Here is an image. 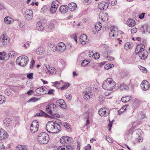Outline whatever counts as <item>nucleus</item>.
I'll list each match as a JSON object with an SVG mask.
<instances>
[{
  "label": "nucleus",
  "instance_id": "1",
  "mask_svg": "<svg viewBox=\"0 0 150 150\" xmlns=\"http://www.w3.org/2000/svg\"><path fill=\"white\" fill-rule=\"evenodd\" d=\"M56 121L55 122L52 121L48 122L46 126V129L47 131L49 133H55L57 132L55 131V127H57V129L59 130L61 129V126L57 123H56Z\"/></svg>",
  "mask_w": 150,
  "mask_h": 150
},
{
  "label": "nucleus",
  "instance_id": "2",
  "mask_svg": "<svg viewBox=\"0 0 150 150\" xmlns=\"http://www.w3.org/2000/svg\"><path fill=\"white\" fill-rule=\"evenodd\" d=\"M114 86L115 83L112 79L109 78L103 81L102 86L103 89L111 91Z\"/></svg>",
  "mask_w": 150,
  "mask_h": 150
},
{
  "label": "nucleus",
  "instance_id": "3",
  "mask_svg": "<svg viewBox=\"0 0 150 150\" xmlns=\"http://www.w3.org/2000/svg\"><path fill=\"white\" fill-rule=\"evenodd\" d=\"M144 45L143 44L138 45L135 49L139 50V55L141 59L143 60L146 59L148 56V52L146 50L143 49Z\"/></svg>",
  "mask_w": 150,
  "mask_h": 150
},
{
  "label": "nucleus",
  "instance_id": "4",
  "mask_svg": "<svg viewBox=\"0 0 150 150\" xmlns=\"http://www.w3.org/2000/svg\"><path fill=\"white\" fill-rule=\"evenodd\" d=\"M49 140V135L45 132H42L40 133L38 137V140L41 144H47Z\"/></svg>",
  "mask_w": 150,
  "mask_h": 150
},
{
  "label": "nucleus",
  "instance_id": "5",
  "mask_svg": "<svg viewBox=\"0 0 150 150\" xmlns=\"http://www.w3.org/2000/svg\"><path fill=\"white\" fill-rule=\"evenodd\" d=\"M28 57L25 56H21L18 57L16 63L21 67H24L27 64L28 61Z\"/></svg>",
  "mask_w": 150,
  "mask_h": 150
},
{
  "label": "nucleus",
  "instance_id": "6",
  "mask_svg": "<svg viewBox=\"0 0 150 150\" xmlns=\"http://www.w3.org/2000/svg\"><path fill=\"white\" fill-rule=\"evenodd\" d=\"M72 140L71 137H69L67 136H64L60 138V142L62 144L66 145L67 144L71 142Z\"/></svg>",
  "mask_w": 150,
  "mask_h": 150
},
{
  "label": "nucleus",
  "instance_id": "7",
  "mask_svg": "<svg viewBox=\"0 0 150 150\" xmlns=\"http://www.w3.org/2000/svg\"><path fill=\"white\" fill-rule=\"evenodd\" d=\"M98 114L101 117H105L107 116L110 113L109 109L106 108H102L98 112Z\"/></svg>",
  "mask_w": 150,
  "mask_h": 150
},
{
  "label": "nucleus",
  "instance_id": "8",
  "mask_svg": "<svg viewBox=\"0 0 150 150\" xmlns=\"http://www.w3.org/2000/svg\"><path fill=\"white\" fill-rule=\"evenodd\" d=\"M56 107V105L54 104L49 103L46 106V109L48 113L51 114L52 113L53 111H54L55 108Z\"/></svg>",
  "mask_w": 150,
  "mask_h": 150
},
{
  "label": "nucleus",
  "instance_id": "9",
  "mask_svg": "<svg viewBox=\"0 0 150 150\" xmlns=\"http://www.w3.org/2000/svg\"><path fill=\"white\" fill-rule=\"evenodd\" d=\"M140 86L143 90L146 91L149 88L150 84L147 81H143L141 84Z\"/></svg>",
  "mask_w": 150,
  "mask_h": 150
},
{
  "label": "nucleus",
  "instance_id": "10",
  "mask_svg": "<svg viewBox=\"0 0 150 150\" xmlns=\"http://www.w3.org/2000/svg\"><path fill=\"white\" fill-rule=\"evenodd\" d=\"M9 38L5 34H3L1 36L0 39L2 44L4 46H6L7 42H9Z\"/></svg>",
  "mask_w": 150,
  "mask_h": 150
},
{
  "label": "nucleus",
  "instance_id": "11",
  "mask_svg": "<svg viewBox=\"0 0 150 150\" xmlns=\"http://www.w3.org/2000/svg\"><path fill=\"white\" fill-rule=\"evenodd\" d=\"M47 89L44 86H42L37 88L35 90L36 92L38 94H46Z\"/></svg>",
  "mask_w": 150,
  "mask_h": 150
},
{
  "label": "nucleus",
  "instance_id": "12",
  "mask_svg": "<svg viewBox=\"0 0 150 150\" xmlns=\"http://www.w3.org/2000/svg\"><path fill=\"white\" fill-rule=\"evenodd\" d=\"M14 54L13 52H12V53H10L8 54H6L5 52H0V59L1 60L4 59L5 57H7V56L8 58H9L10 56H13Z\"/></svg>",
  "mask_w": 150,
  "mask_h": 150
},
{
  "label": "nucleus",
  "instance_id": "13",
  "mask_svg": "<svg viewBox=\"0 0 150 150\" xmlns=\"http://www.w3.org/2000/svg\"><path fill=\"white\" fill-rule=\"evenodd\" d=\"M108 4L106 2L103 1L100 2L98 4V7L101 10H104L107 9L108 6Z\"/></svg>",
  "mask_w": 150,
  "mask_h": 150
},
{
  "label": "nucleus",
  "instance_id": "14",
  "mask_svg": "<svg viewBox=\"0 0 150 150\" xmlns=\"http://www.w3.org/2000/svg\"><path fill=\"white\" fill-rule=\"evenodd\" d=\"M58 51L63 52L66 49L65 44L63 42H61L57 44Z\"/></svg>",
  "mask_w": 150,
  "mask_h": 150
},
{
  "label": "nucleus",
  "instance_id": "15",
  "mask_svg": "<svg viewBox=\"0 0 150 150\" xmlns=\"http://www.w3.org/2000/svg\"><path fill=\"white\" fill-rule=\"evenodd\" d=\"M68 9V7L67 5H63L60 7L59 10L62 13H64L67 12Z\"/></svg>",
  "mask_w": 150,
  "mask_h": 150
},
{
  "label": "nucleus",
  "instance_id": "16",
  "mask_svg": "<svg viewBox=\"0 0 150 150\" xmlns=\"http://www.w3.org/2000/svg\"><path fill=\"white\" fill-rule=\"evenodd\" d=\"M57 103L59 104L60 107L62 108H66V103L63 100L60 99L57 101Z\"/></svg>",
  "mask_w": 150,
  "mask_h": 150
},
{
  "label": "nucleus",
  "instance_id": "17",
  "mask_svg": "<svg viewBox=\"0 0 150 150\" xmlns=\"http://www.w3.org/2000/svg\"><path fill=\"white\" fill-rule=\"evenodd\" d=\"M36 28L37 30L40 31H43L44 27L41 21H38L36 24Z\"/></svg>",
  "mask_w": 150,
  "mask_h": 150
},
{
  "label": "nucleus",
  "instance_id": "18",
  "mask_svg": "<svg viewBox=\"0 0 150 150\" xmlns=\"http://www.w3.org/2000/svg\"><path fill=\"white\" fill-rule=\"evenodd\" d=\"M116 30H117V28L115 26H113V28L112 29L109 33V36L110 38L115 36V34L116 33Z\"/></svg>",
  "mask_w": 150,
  "mask_h": 150
},
{
  "label": "nucleus",
  "instance_id": "19",
  "mask_svg": "<svg viewBox=\"0 0 150 150\" xmlns=\"http://www.w3.org/2000/svg\"><path fill=\"white\" fill-rule=\"evenodd\" d=\"M68 8H69L71 11H74L77 8V5L76 3L73 2L70 3L68 5Z\"/></svg>",
  "mask_w": 150,
  "mask_h": 150
},
{
  "label": "nucleus",
  "instance_id": "20",
  "mask_svg": "<svg viewBox=\"0 0 150 150\" xmlns=\"http://www.w3.org/2000/svg\"><path fill=\"white\" fill-rule=\"evenodd\" d=\"M87 37L86 35H82L80 37V40L82 44H85L86 41Z\"/></svg>",
  "mask_w": 150,
  "mask_h": 150
},
{
  "label": "nucleus",
  "instance_id": "21",
  "mask_svg": "<svg viewBox=\"0 0 150 150\" xmlns=\"http://www.w3.org/2000/svg\"><path fill=\"white\" fill-rule=\"evenodd\" d=\"M66 150H73L75 148V146L74 144H71L70 142L66 145Z\"/></svg>",
  "mask_w": 150,
  "mask_h": 150
},
{
  "label": "nucleus",
  "instance_id": "22",
  "mask_svg": "<svg viewBox=\"0 0 150 150\" xmlns=\"http://www.w3.org/2000/svg\"><path fill=\"white\" fill-rule=\"evenodd\" d=\"M92 96L91 95V93L90 92H87L84 94L83 96L84 98L86 100H89L92 98Z\"/></svg>",
  "mask_w": 150,
  "mask_h": 150
},
{
  "label": "nucleus",
  "instance_id": "23",
  "mask_svg": "<svg viewBox=\"0 0 150 150\" xmlns=\"http://www.w3.org/2000/svg\"><path fill=\"white\" fill-rule=\"evenodd\" d=\"M127 24L129 26H133L135 24V21L132 19H129L127 22Z\"/></svg>",
  "mask_w": 150,
  "mask_h": 150
},
{
  "label": "nucleus",
  "instance_id": "24",
  "mask_svg": "<svg viewBox=\"0 0 150 150\" xmlns=\"http://www.w3.org/2000/svg\"><path fill=\"white\" fill-rule=\"evenodd\" d=\"M148 26L146 25H142L140 29V31L143 33H146L148 31Z\"/></svg>",
  "mask_w": 150,
  "mask_h": 150
},
{
  "label": "nucleus",
  "instance_id": "25",
  "mask_svg": "<svg viewBox=\"0 0 150 150\" xmlns=\"http://www.w3.org/2000/svg\"><path fill=\"white\" fill-rule=\"evenodd\" d=\"M45 50V49L43 47H40L36 49V52L37 54H41L44 52Z\"/></svg>",
  "mask_w": 150,
  "mask_h": 150
},
{
  "label": "nucleus",
  "instance_id": "26",
  "mask_svg": "<svg viewBox=\"0 0 150 150\" xmlns=\"http://www.w3.org/2000/svg\"><path fill=\"white\" fill-rule=\"evenodd\" d=\"M4 124L6 127H9L11 123V121L10 119L6 118L4 120Z\"/></svg>",
  "mask_w": 150,
  "mask_h": 150
},
{
  "label": "nucleus",
  "instance_id": "27",
  "mask_svg": "<svg viewBox=\"0 0 150 150\" xmlns=\"http://www.w3.org/2000/svg\"><path fill=\"white\" fill-rule=\"evenodd\" d=\"M8 133L4 129L3 133H1V135L0 136V139H4L8 137Z\"/></svg>",
  "mask_w": 150,
  "mask_h": 150
},
{
  "label": "nucleus",
  "instance_id": "28",
  "mask_svg": "<svg viewBox=\"0 0 150 150\" xmlns=\"http://www.w3.org/2000/svg\"><path fill=\"white\" fill-rule=\"evenodd\" d=\"M120 74L122 78H124L125 76H127L129 74V72L126 70H123L120 72Z\"/></svg>",
  "mask_w": 150,
  "mask_h": 150
},
{
  "label": "nucleus",
  "instance_id": "29",
  "mask_svg": "<svg viewBox=\"0 0 150 150\" xmlns=\"http://www.w3.org/2000/svg\"><path fill=\"white\" fill-rule=\"evenodd\" d=\"M53 43H52L50 41H49L47 44L48 49L50 51H52V49L53 47V45H54Z\"/></svg>",
  "mask_w": 150,
  "mask_h": 150
},
{
  "label": "nucleus",
  "instance_id": "30",
  "mask_svg": "<svg viewBox=\"0 0 150 150\" xmlns=\"http://www.w3.org/2000/svg\"><path fill=\"white\" fill-rule=\"evenodd\" d=\"M131 100V98H129V97L128 96L123 97L121 98V100L122 102L124 103L129 102Z\"/></svg>",
  "mask_w": 150,
  "mask_h": 150
},
{
  "label": "nucleus",
  "instance_id": "31",
  "mask_svg": "<svg viewBox=\"0 0 150 150\" xmlns=\"http://www.w3.org/2000/svg\"><path fill=\"white\" fill-rule=\"evenodd\" d=\"M39 123L38 121H37V120H35L33 121L30 125V127H32V126H34L35 127H39Z\"/></svg>",
  "mask_w": 150,
  "mask_h": 150
},
{
  "label": "nucleus",
  "instance_id": "32",
  "mask_svg": "<svg viewBox=\"0 0 150 150\" xmlns=\"http://www.w3.org/2000/svg\"><path fill=\"white\" fill-rule=\"evenodd\" d=\"M120 88L122 90L126 89L128 90L129 89V88L126 84L125 83H122L120 85Z\"/></svg>",
  "mask_w": 150,
  "mask_h": 150
},
{
  "label": "nucleus",
  "instance_id": "33",
  "mask_svg": "<svg viewBox=\"0 0 150 150\" xmlns=\"http://www.w3.org/2000/svg\"><path fill=\"white\" fill-rule=\"evenodd\" d=\"M59 3L57 1H56L53 2L51 6L54 7H56L57 8L59 5Z\"/></svg>",
  "mask_w": 150,
  "mask_h": 150
},
{
  "label": "nucleus",
  "instance_id": "34",
  "mask_svg": "<svg viewBox=\"0 0 150 150\" xmlns=\"http://www.w3.org/2000/svg\"><path fill=\"white\" fill-rule=\"evenodd\" d=\"M38 129V127H35L34 126L31 127L30 126V130L33 133H35L37 132Z\"/></svg>",
  "mask_w": 150,
  "mask_h": 150
},
{
  "label": "nucleus",
  "instance_id": "35",
  "mask_svg": "<svg viewBox=\"0 0 150 150\" xmlns=\"http://www.w3.org/2000/svg\"><path fill=\"white\" fill-rule=\"evenodd\" d=\"M6 99L4 96L0 95V104H2L5 102Z\"/></svg>",
  "mask_w": 150,
  "mask_h": 150
},
{
  "label": "nucleus",
  "instance_id": "36",
  "mask_svg": "<svg viewBox=\"0 0 150 150\" xmlns=\"http://www.w3.org/2000/svg\"><path fill=\"white\" fill-rule=\"evenodd\" d=\"M108 2L109 5L110 4L111 5L113 6L115 5L117 3L116 0H108Z\"/></svg>",
  "mask_w": 150,
  "mask_h": 150
},
{
  "label": "nucleus",
  "instance_id": "37",
  "mask_svg": "<svg viewBox=\"0 0 150 150\" xmlns=\"http://www.w3.org/2000/svg\"><path fill=\"white\" fill-rule=\"evenodd\" d=\"M39 112L41 113L40 115H42V116H44L45 117H50V116L48 115L45 112L42 110H40Z\"/></svg>",
  "mask_w": 150,
  "mask_h": 150
},
{
  "label": "nucleus",
  "instance_id": "38",
  "mask_svg": "<svg viewBox=\"0 0 150 150\" xmlns=\"http://www.w3.org/2000/svg\"><path fill=\"white\" fill-rule=\"evenodd\" d=\"M90 61L86 59L83 60L81 63V65L82 66L84 67L87 65L90 62Z\"/></svg>",
  "mask_w": 150,
  "mask_h": 150
},
{
  "label": "nucleus",
  "instance_id": "39",
  "mask_svg": "<svg viewBox=\"0 0 150 150\" xmlns=\"http://www.w3.org/2000/svg\"><path fill=\"white\" fill-rule=\"evenodd\" d=\"M10 19L11 18L9 17H6L4 20L5 23L7 24L10 23L11 22Z\"/></svg>",
  "mask_w": 150,
  "mask_h": 150
},
{
  "label": "nucleus",
  "instance_id": "40",
  "mask_svg": "<svg viewBox=\"0 0 150 150\" xmlns=\"http://www.w3.org/2000/svg\"><path fill=\"white\" fill-rule=\"evenodd\" d=\"M38 100V98H36L35 97H33L31 98L30 100H29L28 101V103H31V102H35L37 101Z\"/></svg>",
  "mask_w": 150,
  "mask_h": 150
},
{
  "label": "nucleus",
  "instance_id": "41",
  "mask_svg": "<svg viewBox=\"0 0 150 150\" xmlns=\"http://www.w3.org/2000/svg\"><path fill=\"white\" fill-rule=\"evenodd\" d=\"M30 11L31 12V13H28L26 14V18L28 20H30L32 18V10H30Z\"/></svg>",
  "mask_w": 150,
  "mask_h": 150
},
{
  "label": "nucleus",
  "instance_id": "42",
  "mask_svg": "<svg viewBox=\"0 0 150 150\" xmlns=\"http://www.w3.org/2000/svg\"><path fill=\"white\" fill-rule=\"evenodd\" d=\"M51 115V116L50 117L51 118H54L55 117H57V118H59L60 117V115L57 113H54L53 114L52 113V114H50Z\"/></svg>",
  "mask_w": 150,
  "mask_h": 150
},
{
  "label": "nucleus",
  "instance_id": "43",
  "mask_svg": "<svg viewBox=\"0 0 150 150\" xmlns=\"http://www.w3.org/2000/svg\"><path fill=\"white\" fill-rule=\"evenodd\" d=\"M65 97L67 99L69 100H70L72 98L71 95L69 93H66L65 94Z\"/></svg>",
  "mask_w": 150,
  "mask_h": 150
},
{
  "label": "nucleus",
  "instance_id": "44",
  "mask_svg": "<svg viewBox=\"0 0 150 150\" xmlns=\"http://www.w3.org/2000/svg\"><path fill=\"white\" fill-rule=\"evenodd\" d=\"M69 86V83H65L64 85H63L62 87L61 88L62 90H64L65 89L67 88Z\"/></svg>",
  "mask_w": 150,
  "mask_h": 150
},
{
  "label": "nucleus",
  "instance_id": "45",
  "mask_svg": "<svg viewBox=\"0 0 150 150\" xmlns=\"http://www.w3.org/2000/svg\"><path fill=\"white\" fill-rule=\"evenodd\" d=\"M131 44H132L131 43ZM127 47L128 48H131L132 46H131L130 43V42H127L126 44H125V49H127Z\"/></svg>",
  "mask_w": 150,
  "mask_h": 150
},
{
  "label": "nucleus",
  "instance_id": "46",
  "mask_svg": "<svg viewBox=\"0 0 150 150\" xmlns=\"http://www.w3.org/2000/svg\"><path fill=\"white\" fill-rule=\"evenodd\" d=\"M131 29V32L132 33H135L137 32V28L134 27L132 26Z\"/></svg>",
  "mask_w": 150,
  "mask_h": 150
},
{
  "label": "nucleus",
  "instance_id": "47",
  "mask_svg": "<svg viewBox=\"0 0 150 150\" xmlns=\"http://www.w3.org/2000/svg\"><path fill=\"white\" fill-rule=\"evenodd\" d=\"M63 125L67 129H69L70 128V125L68 123H64L63 124Z\"/></svg>",
  "mask_w": 150,
  "mask_h": 150
},
{
  "label": "nucleus",
  "instance_id": "48",
  "mask_svg": "<svg viewBox=\"0 0 150 150\" xmlns=\"http://www.w3.org/2000/svg\"><path fill=\"white\" fill-rule=\"evenodd\" d=\"M109 65H108V64H107L106 66H105L104 67V68L105 69H109L112 67V66H114V65L112 64H108Z\"/></svg>",
  "mask_w": 150,
  "mask_h": 150
},
{
  "label": "nucleus",
  "instance_id": "49",
  "mask_svg": "<svg viewBox=\"0 0 150 150\" xmlns=\"http://www.w3.org/2000/svg\"><path fill=\"white\" fill-rule=\"evenodd\" d=\"M57 9V8H56V7H54L51 6L50 11L52 13H54L56 11Z\"/></svg>",
  "mask_w": 150,
  "mask_h": 150
},
{
  "label": "nucleus",
  "instance_id": "50",
  "mask_svg": "<svg viewBox=\"0 0 150 150\" xmlns=\"http://www.w3.org/2000/svg\"><path fill=\"white\" fill-rule=\"evenodd\" d=\"M48 28L50 29H52L54 27V24L52 23H49L48 25Z\"/></svg>",
  "mask_w": 150,
  "mask_h": 150
},
{
  "label": "nucleus",
  "instance_id": "51",
  "mask_svg": "<svg viewBox=\"0 0 150 150\" xmlns=\"http://www.w3.org/2000/svg\"><path fill=\"white\" fill-rule=\"evenodd\" d=\"M123 32L120 30H116V33L115 34V36L117 37L119 35H121Z\"/></svg>",
  "mask_w": 150,
  "mask_h": 150
},
{
  "label": "nucleus",
  "instance_id": "52",
  "mask_svg": "<svg viewBox=\"0 0 150 150\" xmlns=\"http://www.w3.org/2000/svg\"><path fill=\"white\" fill-rule=\"evenodd\" d=\"M139 68V69L140 70H141L142 72H146L147 69L144 67H143L142 66H140Z\"/></svg>",
  "mask_w": 150,
  "mask_h": 150
},
{
  "label": "nucleus",
  "instance_id": "53",
  "mask_svg": "<svg viewBox=\"0 0 150 150\" xmlns=\"http://www.w3.org/2000/svg\"><path fill=\"white\" fill-rule=\"evenodd\" d=\"M55 51H58L57 44L56 45H55V44L53 45V47H52V51H53V52H54Z\"/></svg>",
  "mask_w": 150,
  "mask_h": 150
},
{
  "label": "nucleus",
  "instance_id": "54",
  "mask_svg": "<svg viewBox=\"0 0 150 150\" xmlns=\"http://www.w3.org/2000/svg\"><path fill=\"white\" fill-rule=\"evenodd\" d=\"M93 55H94V58L96 59H99L100 57V54L98 52L96 53L95 54V55L94 54Z\"/></svg>",
  "mask_w": 150,
  "mask_h": 150
},
{
  "label": "nucleus",
  "instance_id": "55",
  "mask_svg": "<svg viewBox=\"0 0 150 150\" xmlns=\"http://www.w3.org/2000/svg\"><path fill=\"white\" fill-rule=\"evenodd\" d=\"M35 62L34 60L33 59L30 62V69H32L33 67V65L35 64Z\"/></svg>",
  "mask_w": 150,
  "mask_h": 150
},
{
  "label": "nucleus",
  "instance_id": "56",
  "mask_svg": "<svg viewBox=\"0 0 150 150\" xmlns=\"http://www.w3.org/2000/svg\"><path fill=\"white\" fill-rule=\"evenodd\" d=\"M101 14H103V13H102ZM103 16H104V21H107L108 17V14L107 13H103Z\"/></svg>",
  "mask_w": 150,
  "mask_h": 150
},
{
  "label": "nucleus",
  "instance_id": "57",
  "mask_svg": "<svg viewBox=\"0 0 150 150\" xmlns=\"http://www.w3.org/2000/svg\"><path fill=\"white\" fill-rule=\"evenodd\" d=\"M145 13H142L139 16V18L140 19H143L144 17Z\"/></svg>",
  "mask_w": 150,
  "mask_h": 150
},
{
  "label": "nucleus",
  "instance_id": "58",
  "mask_svg": "<svg viewBox=\"0 0 150 150\" xmlns=\"http://www.w3.org/2000/svg\"><path fill=\"white\" fill-rule=\"evenodd\" d=\"M33 74L30 73L27 75V77L29 79H32L33 78Z\"/></svg>",
  "mask_w": 150,
  "mask_h": 150
},
{
  "label": "nucleus",
  "instance_id": "59",
  "mask_svg": "<svg viewBox=\"0 0 150 150\" xmlns=\"http://www.w3.org/2000/svg\"><path fill=\"white\" fill-rule=\"evenodd\" d=\"M47 9V7L46 6H44L41 9V11L43 13L45 12Z\"/></svg>",
  "mask_w": 150,
  "mask_h": 150
},
{
  "label": "nucleus",
  "instance_id": "60",
  "mask_svg": "<svg viewBox=\"0 0 150 150\" xmlns=\"http://www.w3.org/2000/svg\"><path fill=\"white\" fill-rule=\"evenodd\" d=\"M54 91V89H50L48 91V92L47 93L49 95L53 94Z\"/></svg>",
  "mask_w": 150,
  "mask_h": 150
},
{
  "label": "nucleus",
  "instance_id": "61",
  "mask_svg": "<svg viewBox=\"0 0 150 150\" xmlns=\"http://www.w3.org/2000/svg\"><path fill=\"white\" fill-rule=\"evenodd\" d=\"M125 111V110L123 109V108H122L120 110L118 111V112L119 114H120L124 113Z\"/></svg>",
  "mask_w": 150,
  "mask_h": 150
},
{
  "label": "nucleus",
  "instance_id": "62",
  "mask_svg": "<svg viewBox=\"0 0 150 150\" xmlns=\"http://www.w3.org/2000/svg\"><path fill=\"white\" fill-rule=\"evenodd\" d=\"M66 145L62 146H60L59 148V150H66Z\"/></svg>",
  "mask_w": 150,
  "mask_h": 150
},
{
  "label": "nucleus",
  "instance_id": "63",
  "mask_svg": "<svg viewBox=\"0 0 150 150\" xmlns=\"http://www.w3.org/2000/svg\"><path fill=\"white\" fill-rule=\"evenodd\" d=\"M18 24L19 25V27L21 28H23L24 26V24L23 23V22H22L21 21L19 22L18 23Z\"/></svg>",
  "mask_w": 150,
  "mask_h": 150
},
{
  "label": "nucleus",
  "instance_id": "64",
  "mask_svg": "<svg viewBox=\"0 0 150 150\" xmlns=\"http://www.w3.org/2000/svg\"><path fill=\"white\" fill-rule=\"evenodd\" d=\"M81 146V144L79 142H78L76 150H80V146Z\"/></svg>",
  "mask_w": 150,
  "mask_h": 150
}]
</instances>
